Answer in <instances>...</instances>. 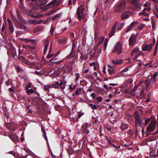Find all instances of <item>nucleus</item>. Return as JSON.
I'll list each match as a JSON object with an SVG mask.
<instances>
[{
	"label": "nucleus",
	"instance_id": "4be33fe9",
	"mask_svg": "<svg viewBox=\"0 0 158 158\" xmlns=\"http://www.w3.org/2000/svg\"><path fill=\"white\" fill-rule=\"evenodd\" d=\"M131 3L134 6L135 5H137L140 3L139 0H133Z\"/></svg>",
	"mask_w": 158,
	"mask_h": 158
},
{
	"label": "nucleus",
	"instance_id": "f03ea898",
	"mask_svg": "<svg viewBox=\"0 0 158 158\" xmlns=\"http://www.w3.org/2000/svg\"><path fill=\"white\" fill-rule=\"evenodd\" d=\"M84 8L83 5H81L78 7L77 8L76 15L79 20L80 21L84 17Z\"/></svg>",
	"mask_w": 158,
	"mask_h": 158
},
{
	"label": "nucleus",
	"instance_id": "0eeeda50",
	"mask_svg": "<svg viewBox=\"0 0 158 158\" xmlns=\"http://www.w3.org/2000/svg\"><path fill=\"white\" fill-rule=\"evenodd\" d=\"M122 46L121 44L118 42L116 45L114 49L112 51V52H117L118 54H120L122 52Z\"/></svg>",
	"mask_w": 158,
	"mask_h": 158
},
{
	"label": "nucleus",
	"instance_id": "3c124183",
	"mask_svg": "<svg viewBox=\"0 0 158 158\" xmlns=\"http://www.w3.org/2000/svg\"><path fill=\"white\" fill-rule=\"evenodd\" d=\"M89 106L91 107V108L94 109H96L97 108V107L95 105H93L92 104H89Z\"/></svg>",
	"mask_w": 158,
	"mask_h": 158
},
{
	"label": "nucleus",
	"instance_id": "f8f14e48",
	"mask_svg": "<svg viewBox=\"0 0 158 158\" xmlns=\"http://www.w3.org/2000/svg\"><path fill=\"white\" fill-rule=\"evenodd\" d=\"M7 21L9 25V29L11 32L13 33L14 30L12 22L9 19H7Z\"/></svg>",
	"mask_w": 158,
	"mask_h": 158
},
{
	"label": "nucleus",
	"instance_id": "e433bc0d",
	"mask_svg": "<svg viewBox=\"0 0 158 158\" xmlns=\"http://www.w3.org/2000/svg\"><path fill=\"white\" fill-rule=\"evenodd\" d=\"M27 22L31 24H35L37 23V21L34 19H29Z\"/></svg>",
	"mask_w": 158,
	"mask_h": 158
},
{
	"label": "nucleus",
	"instance_id": "f257e3e1",
	"mask_svg": "<svg viewBox=\"0 0 158 158\" xmlns=\"http://www.w3.org/2000/svg\"><path fill=\"white\" fill-rule=\"evenodd\" d=\"M127 2L123 0L119 3L114 6V13L120 12L124 10L126 8Z\"/></svg>",
	"mask_w": 158,
	"mask_h": 158
},
{
	"label": "nucleus",
	"instance_id": "2eb2a0df",
	"mask_svg": "<svg viewBox=\"0 0 158 158\" xmlns=\"http://www.w3.org/2000/svg\"><path fill=\"white\" fill-rule=\"evenodd\" d=\"M74 45L73 44V46L72 47V48L71 50V52H70L68 56L67 57H73L75 56V52H74V50L75 48H74Z\"/></svg>",
	"mask_w": 158,
	"mask_h": 158
},
{
	"label": "nucleus",
	"instance_id": "cd10ccee",
	"mask_svg": "<svg viewBox=\"0 0 158 158\" xmlns=\"http://www.w3.org/2000/svg\"><path fill=\"white\" fill-rule=\"evenodd\" d=\"M149 48V45L148 44H144L143 45L142 47V49L143 51H148V49Z\"/></svg>",
	"mask_w": 158,
	"mask_h": 158
},
{
	"label": "nucleus",
	"instance_id": "6e6552de",
	"mask_svg": "<svg viewBox=\"0 0 158 158\" xmlns=\"http://www.w3.org/2000/svg\"><path fill=\"white\" fill-rule=\"evenodd\" d=\"M61 0H53L51 2L49 3L47 5L50 7H56L59 5L61 2Z\"/></svg>",
	"mask_w": 158,
	"mask_h": 158
},
{
	"label": "nucleus",
	"instance_id": "9d476101",
	"mask_svg": "<svg viewBox=\"0 0 158 158\" xmlns=\"http://www.w3.org/2000/svg\"><path fill=\"white\" fill-rule=\"evenodd\" d=\"M18 27L24 30L25 31L27 32H30L31 31L30 29L27 27L26 25H25L21 23L20 22H18L17 23Z\"/></svg>",
	"mask_w": 158,
	"mask_h": 158
},
{
	"label": "nucleus",
	"instance_id": "680f3d73",
	"mask_svg": "<svg viewBox=\"0 0 158 158\" xmlns=\"http://www.w3.org/2000/svg\"><path fill=\"white\" fill-rule=\"evenodd\" d=\"M35 73H36V74L38 75H43V74L39 72H38L37 71H35Z\"/></svg>",
	"mask_w": 158,
	"mask_h": 158
},
{
	"label": "nucleus",
	"instance_id": "2f4dec72",
	"mask_svg": "<svg viewBox=\"0 0 158 158\" xmlns=\"http://www.w3.org/2000/svg\"><path fill=\"white\" fill-rule=\"evenodd\" d=\"M24 63L28 65H33L34 64L33 62H30L27 60H24Z\"/></svg>",
	"mask_w": 158,
	"mask_h": 158
},
{
	"label": "nucleus",
	"instance_id": "052dcab7",
	"mask_svg": "<svg viewBox=\"0 0 158 158\" xmlns=\"http://www.w3.org/2000/svg\"><path fill=\"white\" fill-rule=\"evenodd\" d=\"M96 99L98 100V102H101L102 100V98L101 97H99L97 98Z\"/></svg>",
	"mask_w": 158,
	"mask_h": 158
},
{
	"label": "nucleus",
	"instance_id": "37998d69",
	"mask_svg": "<svg viewBox=\"0 0 158 158\" xmlns=\"http://www.w3.org/2000/svg\"><path fill=\"white\" fill-rule=\"evenodd\" d=\"M42 131L44 132V134L45 139L46 140H47V137L46 135V133L45 131H44V129L43 128H42Z\"/></svg>",
	"mask_w": 158,
	"mask_h": 158
},
{
	"label": "nucleus",
	"instance_id": "5fc2aeb1",
	"mask_svg": "<svg viewBox=\"0 0 158 158\" xmlns=\"http://www.w3.org/2000/svg\"><path fill=\"white\" fill-rule=\"evenodd\" d=\"M54 30V27H52L50 30V33L51 34L53 35Z\"/></svg>",
	"mask_w": 158,
	"mask_h": 158
},
{
	"label": "nucleus",
	"instance_id": "338daca9",
	"mask_svg": "<svg viewBox=\"0 0 158 158\" xmlns=\"http://www.w3.org/2000/svg\"><path fill=\"white\" fill-rule=\"evenodd\" d=\"M143 15H144L147 17H149V15L147 13H145L144 12H143Z\"/></svg>",
	"mask_w": 158,
	"mask_h": 158
},
{
	"label": "nucleus",
	"instance_id": "6ab92c4d",
	"mask_svg": "<svg viewBox=\"0 0 158 158\" xmlns=\"http://www.w3.org/2000/svg\"><path fill=\"white\" fill-rule=\"evenodd\" d=\"M53 88L52 85H44L45 90L46 91H49L50 89Z\"/></svg>",
	"mask_w": 158,
	"mask_h": 158
},
{
	"label": "nucleus",
	"instance_id": "9b49d317",
	"mask_svg": "<svg viewBox=\"0 0 158 158\" xmlns=\"http://www.w3.org/2000/svg\"><path fill=\"white\" fill-rule=\"evenodd\" d=\"M136 36L135 35H131L129 40V45L130 46L134 45L136 40Z\"/></svg>",
	"mask_w": 158,
	"mask_h": 158
},
{
	"label": "nucleus",
	"instance_id": "f704fd0d",
	"mask_svg": "<svg viewBox=\"0 0 158 158\" xmlns=\"http://www.w3.org/2000/svg\"><path fill=\"white\" fill-rule=\"evenodd\" d=\"M76 87V85H75L73 86L72 85H69V89L71 90H75Z\"/></svg>",
	"mask_w": 158,
	"mask_h": 158
},
{
	"label": "nucleus",
	"instance_id": "4468645a",
	"mask_svg": "<svg viewBox=\"0 0 158 158\" xmlns=\"http://www.w3.org/2000/svg\"><path fill=\"white\" fill-rule=\"evenodd\" d=\"M49 44V41L48 40H46L44 43V54L46 53Z\"/></svg>",
	"mask_w": 158,
	"mask_h": 158
},
{
	"label": "nucleus",
	"instance_id": "4d7b16f0",
	"mask_svg": "<svg viewBox=\"0 0 158 158\" xmlns=\"http://www.w3.org/2000/svg\"><path fill=\"white\" fill-rule=\"evenodd\" d=\"M54 54H49L47 55V58H49V59L51 58L54 56Z\"/></svg>",
	"mask_w": 158,
	"mask_h": 158
},
{
	"label": "nucleus",
	"instance_id": "5701e85b",
	"mask_svg": "<svg viewBox=\"0 0 158 158\" xmlns=\"http://www.w3.org/2000/svg\"><path fill=\"white\" fill-rule=\"evenodd\" d=\"M144 89L143 88L140 91L139 97L140 98H143L145 95L144 93Z\"/></svg>",
	"mask_w": 158,
	"mask_h": 158
},
{
	"label": "nucleus",
	"instance_id": "774afa93",
	"mask_svg": "<svg viewBox=\"0 0 158 158\" xmlns=\"http://www.w3.org/2000/svg\"><path fill=\"white\" fill-rule=\"evenodd\" d=\"M89 69H87L83 71V72L85 73H86L89 71Z\"/></svg>",
	"mask_w": 158,
	"mask_h": 158
},
{
	"label": "nucleus",
	"instance_id": "c756f323",
	"mask_svg": "<svg viewBox=\"0 0 158 158\" xmlns=\"http://www.w3.org/2000/svg\"><path fill=\"white\" fill-rule=\"evenodd\" d=\"M139 51V49L136 48L134 49L131 52V55L132 56L134 54L137 53Z\"/></svg>",
	"mask_w": 158,
	"mask_h": 158
},
{
	"label": "nucleus",
	"instance_id": "a878e982",
	"mask_svg": "<svg viewBox=\"0 0 158 158\" xmlns=\"http://www.w3.org/2000/svg\"><path fill=\"white\" fill-rule=\"evenodd\" d=\"M26 92L28 95H30L32 94L35 92V91L31 89H28L26 90Z\"/></svg>",
	"mask_w": 158,
	"mask_h": 158
},
{
	"label": "nucleus",
	"instance_id": "e2e57ef3",
	"mask_svg": "<svg viewBox=\"0 0 158 158\" xmlns=\"http://www.w3.org/2000/svg\"><path fill=\"white\" fill-rule=\"evenodd\" d=\"M12 18V19L13 20V21H14L15 22L17 21V20L15 16L14 17H13Z\"/></svg>",
	"mask_w": 158,
	"mask_h": 158
},
{
	"label": "nucleus",
	"instance_id": "dca6fc26",
	"mask_svg": "<svg viewBox=\"0 0 158 158\" xmlns=\"http://www.w3.org/2000/svg\"><path fill=\"white\" fill-rule=\"evenodd\" d=\"M105 39V37L103 36H101L99 38V43L97 44L96 47L95 48L94 50L97 49L98 46L99 44L102 43L103 42V40Z\"/></svg>",
	"mask_w": 158,
	"mask_h": 158
},
{
	"label": "nucleus",
	"instance_id": "4c0bfd02",
	"mask_svg": "<svg viewBox=\"0 0 158 158\" xmlns=\"http://www.w3.org/2000/svg\"><path fill=\"white\" fill-rule=\"evenodd\" d=\"M41 30V28L40 27H36L34 29L33 31V32L34 33L40 31Z\"/></svg>",
	"mask_w": 158,
	"mask_h": 158
},
{
	"label": "nucleus",
	"instance_id": "1a4fd4ad",
	"mask_svg": "<svg viewBox=\"0 0 158 158\" xmlns=\"http://www.w3.org/2000/svg\"><path fill=\"white\" fill-rule=\"evenodd\" d=\"M118 23V22L117 21L115 22L112 27L109 35V37H111L114 35Z\"/></svg>",
	"mask_w": 158,
	"mask_h": 158
},
{
	"label": "nucleus",
	"instance_id": "20e7f679",
	"mask_svg": "<svg viewBox=\"0 0 158 158\" xmlns=\"http://www.w3.org/2000/svg\"><path fill=\"white\" fill-rule=\"evenodd\" d=\"M156 122L155 119H152L151 120V122L147 127V130L149 132H152L154 131L156 125Z\"/></svg>",
	"mask_w": 158,
	"mask_h": 158
},
{
	"label": "nucleus",
	"instance_id": "ddd939ff",
	"mask_svg": "<svg viewBox=\"0 0 158 158\" xmlns=\"http://www.w3.org/2000/svg\"><path fill=\"white\" fill-rule=\"evenodd\" d=\"M129 13L128 12H125L121 15V19H124L128 18L129 17Z\"/></svg>",
	"mask_w": 158,
	"mask_h": 158
},
{
	"label": "nucleus",
	"instance_id": "393cba45",
	"mask_svg": "<svg viewBox=\"0 0 158 158\" xmlns=\"http://www.w3.org/2000/svg\"><path fill=\"white\" fill-rule=\"evenodd\" d=\"M152 79L151 80H146L145 81L144 83L146 85V88H148V86L150 85L151 83Z\"/></svg>",
	"mask_w": 158,
	"mask_h": 158
},
{
	"label": "nucleus",
	"instance_id": "13d9d810",
	"mask_svg": "<svg viewBox=\"0 0 158 158\" xmlns=\"http://www.w3.org/2000/svg\"><path fill=\"white\" fill-rule=\"evenodd\" d=\"M16 69L17 72H20L22 71L21 69L18 66H17Z\"/></svg>",
	"mask_w": 158,
	"mask_h": 158
},
{
	"label": "nucleus",
	"instance_id": "473e14b6",
	"mask_svg": "<svg viewBox=\"0 0 158 158\" xmlns=\"http://www.w3.org/2000/svg\"><path fill=\"white\" fill-rule=\"evenodd\" d=\"M60 16V14H58L56 15L55 16L52 18V20H54L59 18Z\"/></svg>",
	"mask_w": 158,
	"mask_h": 158
},
{
	"label": "nucleus",
	"instance_id": "c85d7f7f",
	"mask_svg": "<svg viewBox=\"0 0 158 158\" xmlns=\"http://www.w3.org/2000/svg\"><path fill=\"white\" fill-rule=\"evenodd\" d=\"M16 11L17 14V16L18 19L23 17L18 10L16 9Z\"/></svg>",
	"mask_w": 158,
	"mask_h": 158
},
{
	"label": "nucleus",
	"instance_id": "79ce46f5",
	"mask_svg": "<svg viewBox=\"0 0 158 158\" xmlns=\"http://www.w3.org/2000/svg\"><path fill=\"white\" fill-rule=\"evenodd\" d=\"M138 24V23L137 22H134L131 23L130 25L131 27H133L135 25H136Z\"/></svg>",
	"mask_w": 158,
	"mask_h": 158
},
{
	"label": "nucleus",
	"instance_id": "a18cd8bd",
	"mask_svg": "<svg viewBox=\"0 0 158 158\" xmlns=\"http://www.w3.org/2000/svg\"><path fill=\"white\" fill-rule=\"evenodd\" d=\"M150 121V118L145 119V125L147 126Z\"/></svg>",
	"mask_w": 158,
	"mask_h": 158
},
{
	"label": "nucleus",
	"instance_id": "0e129e2a",
	"mask_svg": "<svg viewBox=\"0 0 158 158\" xmlns=\"http://www.w3.org/2000/svg\"><path fill=\"white\" fill-rule=\"evenodd\" d=\"M33 2V4H35L34 5V8L37 9V8H39V7L41 8L40 7H39V6H37V5L35 3H34Z\"/></svg>",
	"mask_w": 158,
	"mask_h": 158
},
{
	"label": "nucleus",
	"instance_id": "09e8293b",
	"mask_svg": "<svg viewBox=\"0 0 158 158\" xmlns=\"http://www.w3.org/2000/svg\"><path fill=\"white\" fill-rule=\"evenodd\" d=\"M31 83H29L25 87L26 90H27V89H29V88H30L31 87Z\"/></svg>",
	"mask_w": 158,
	"mask_h": 158
},
{
	"label": "nucleus",
	"instance_id": "39448f33",
	"mask_svg": "<svg viewBox=\"0 0 158 158\" xmlns=\"http://www.w3.org/2000/svg\"><path fill=\"white\" fill-rule=\"evenodd\" d=\"M30 2L32 1L37 5V6L40 7L41 8H43L47 3V0H26Z\"/></svg>",
	"mask_w": 158,
	"mask_h": 158
},
{
	"label": "nucleus",
	"instance_id": "bf43d9fd",
	"mask_svg": "<svg viewBox=\"0 0 158 158\" xmlns=\"http://www.w3.org/2000/svg\"><path fill=\"white\" fill-rule=\"evenodd\" d=\"M90 96L92 97V98L94 99L95 98L96 95L95 93H92L91 94Z\"/></svg>",
	"mask_w": 158,
	"mask_h": 158
},
{
	"label": "nucleus",
	"instance_id": "7ed1b4c3",
	"mask_svg": "<svg viewBox=\"0 0 158 158\" xmlns=\"http://www.w3.org/2000/svg\"><path fill=\"white\" fill-rule=\"evenodd\" d=\"M52 85L53 88L60 89L62 90L64 89L65 87V84L61 80L55 81Z\"/></svg>",
	"mask_w": 158,
	"mask_h": 158
},
{
	"label": "nucleus",
	"instance_id": "c03bdc74",
	"mask_svg": "<svg viewBox=\"0 0 158 158\" xmlns=\"http://www.w3.org/2000/svg\"><path fill=\"white\" fill-rule=\"evenodd\" d=\"M152 27L153 29H154L156 28V25L155 22L153 20L152 22Z\"/></svg>",
	"mask_w": 158,
	"mask_h": 158
},
{
	"label": "nucleus",
	"instance_id": "bb28decb",
	"mask_svg": "<svg viewBox=\"0 0 158 158\" xmlns=\"http://www.w3.org/2000/svg\"><path fill=\"white\" fill-rule=\"evenodd\" d=\"M56 60V58L55 57V56L53 58L51 59L49 61L50 62H52V63H56L57 64L60 63L61 62V61H55V60Z\"/></svg>",
	"mask_w": 158,
	"mask_h": 158
},
{
	"label": "nucleus",
	"instance_id": "c9c22d12",
	"mask_svg": "<svg viewBox=\"0 0 158 158\" xmlns=\"http://www.w3.org/2000/svg\"><path fill=\"white\" fill-rule=\"evenodd\" d=\"M124 25V23H120L118 26V31H119L120 30H121L122 28L123 27V25Z\"/></svg>",
	"mask_w": 158,
	"mask_h": 158
},
{
	"label": "nucleus",
	"instance_id": "69168bd1",
	"mask_svg": "<svg viewBox=\"0 0 158 158\" xmlns=\"http://www.w3.org/2000/svg\"><path fill=\"white\" fill-rule=\"evenodd\" d=\"M109 85H112L113 86H115L117 85L116 84H114V83H110L109 84Z\"/></svg>",
	"mask_w": 158,
	"mask_h": 158
},
{
	"label": "nucleus",
	"instance_id": "a211bd4d",
	"mask_svg": "<svg viewBox=\"0 0 158 158\" xmlns=\"http://www.w3.org/2000/svg\"><path fill=\"white\" fill-rule=\"evenodd\" d=\"M158 75V72H156L154 73V75L152 77V82L153 83H155L156 82V77Z\"/></svg>",
	"mask_w": 158,
	"mask_h": 158
},
{
	"label": "nucleus",
	"instance_id": "7c9ffc66",
	"mask_svg": "<svg viewBox=\"0 0 158 158\" xmlns=\"http://www.w3.org/2000/svg\"><path fill=\"white\" fill-rule=\"evenodd\" d=\"M19 20L21 22V23H24V24H27V21L24 19L23 17L20 18Z\"/></svg>",
	"mask_w": 158,
	"mask_h": 158
},
{
	"label": "nucleus",
	"instance_id": "423d86ee",
	"mask_svg": "<svg viewBox=\"0 0 158 158\" xmlns=\"http://www.w3.org/2000/svg\"><path fill=\"white\" fill-rule=\"evenodd\" d=\"M134 116L135 119V124L136 127L137 125H141L142 124V121L140 118L139 112L138 111H136L135 112Z\"/></svg>",
	"mask_w": 158,
	"mask_h": 158
},
{
	"label": "nucleus",
	"instance_id": "6e6d98bb",
	"mask_svg": "<svg viewBox=\"0 0 158 158\" xmlns=\"http://www.w3.org/2000/svg\"><path fill=\"white\" fill-rule=\"evenodd\" d=\"M153 44L151 43L149 45V48L148 49V51H150L152 49V46L153 45Z\"/></svg>",
	"mask_w": 158,
	"mask_h": 158
},
{
	"label": "nucleus",
	"instance_id": "8fccbe9b",
	"mask_svg": "<svg viewBox=\"0 0 158 158\" xmlns=\"http://www.w3.org/2000/svg\"><path fill=\"white\" fill-rule=\"evenodd\" d=\"M132 27L129 25L127 27V30H126V32L127 33L130 31L132 29Z\"/></svg>",
	"mask_w": 158,
	"mask_h": 158
},
{
	"label": "nucleus",
	"instance_id": "a19ab883",
	"mask_svg": "<svg viewBox=\"0 0 158 158\" xmlns=\"http://www.w3.org/2000/svg\"><path fill=\"white\" fill-rule=\"evenodd\" d=\"M144 26V24L139 25L138 26V28L139 30H141L142 29Z\"/></svg>",
	"mask_w": 158,
	"mask_h": 158
},
{
	"label": "nucleus",
	"instance_id": "aec40b11",
	"mask_svg": "<svg viewBox=\"0 0 158 158\" xmlns=\"http://www.w3.org/2000/svg\"><path fill=\"white\" fill-rule=\"evenodd\" d=\"M124 131L125 130L127 129L128 128V125L125 123H123L122 124L120 127Z\"/></svg>",
	"mask_w": 158,
	"mask_h": 158
},
{
	"label": "nucleus",
	"instance_id": "58836bf2",
	"mask_svg": "<svg viewBox=\"0 0 158 158\" xmlns=\"http://www.w3.org/2000/svg\"><path fill=\"white\" fill-rule=\"evenodd\" d=\"M81 88H79L78 89H77L75 91V94L79 95L80 94V92L81 91Z\"/></svg>",
	"mask_w": 158,
	"mask_h": 158
},
{
	"label": "nucleus",
	"instance_id": "b1692460",
	"mask_svg": "<svg viewBox=\"0 0 158 158\" xmlns=\"http://www.w3.org/2000/svg\"><path fill=\"white\" fill-rule=\"evenodd\" d=\"M142 4H143V3H142L141 4H140V3H139V5H137L135 6H135V9L136 10H137L138 11L140 10L141 9V6L142 5Z\"/></svg>",
	"mask_w": 158,
	"mask_h": 158
},
{
	"label": "nucleus",
	"instance_id": "ea45409f",
	"mask_svg": "<svg viewBox=\"0 0 158 158\" xmlns=\"http://www.w3.org/2000/svg\"><path fill=\"white\" fill-rule=\"evenodd\" d=\"M22 40L24 41L26 43H30L33 42L32 40L27 39H23Z\"/></svg>",
	"mask_w": 158,
	"mask_h": 158
},
{
	"label": "nucleus",
	"instance_id": "412c9836",
	"mask_svg": "<svg viewBox=\"0 0 158 158\" xmlns=\"http://www.w3.org/2000/svg\"><path fill=\"white\" fill-rule=\"evenodd\" d=\"M58 42L59 43L63 44L65 43L66 41V38H60L58 40Z\"/></svg>",
	"mask_w": 158,
	"mask_h": 158
},
{
	"label": "nucleus",
	"instance_id": "de8ad7c7",
	"mask_svg": "<svg viewBox=\"0 0 158 158\" xmlns=\"http://www.w3.org/2000/svg\"><path fill=\"white\" fill-rule=\"evenodd\" d=\"M151 10V8L149 7L147 8H145L144 10L142 11L143 12H144L145 10H147L149 12Z\"/></svg>",
	"mask_w": 158,
	"mask_h": 158
},
{
	"label": "nucleus",
	"instance_id": "72a5a7b5",
	"mask_svg": "<svg viewBox=\"0 0 158 158\" xmlns=\"http://www.w3.org/2000/svg\"><path fill=\"white\" fill-rule=\"evenodd\" d=\"M109 73L110 75H112L115 73V70L114 69H108Z\"/></svg>",
	"mask_w": 158,
	"mask_h": 158
},
{
	"label": "nucleus",
	"instance_id": "864d4df0",
	"mask_svg": "<svg viewBox=\"0 0 158 158\" xmlns=\"http://www.w3.org/2000/svg\"><path fill=\"white\" fill-rule=\"evenodd\" d=\"M19 60L23 61V62L24 63V60H26L24 58V57L23 56H21L19 57Z\"/></svg>",
	"mask_w": 158,
	"mask_h": 158
},
{
	"label": "nucleus",
	"instance_id": "49530a36",
	"mask_svg": "<svg viewBox=\"0 0 158 158\" xmlns=\"http://www.w3.org/2000/svg\"><path fill=\"white\" fill-rule=\"evenodd\" d=\"M152 156L155 158H156V157H158V148L157 150L156 154L152 155Z\"/></svg>",
	"mask_w": 158,
	"mask_h": 158
},
{
	"label": "nucleus",
	"instance_id": "f3484780",
	"mask_svg": "<svg viewBox=\"0 0 158 158\" xmlns=\"http://www.w3.org/2000/svg\"><path fill=\"white\" fill-rule=\"evenodd\" d=\"M123 61L122 60H112V62L114 64H119L122 63Z\"/></svg>",
	"mask_w": 158,
	"mask_h": 158
},
{
	"label": "nucleus",
	"instance_id": "603ef678",
	"mask_svg": "<svg viewBox=\"0 0 158 158\" xmlns=\"http://www.w3.org/2000/svg\"><path fill=\"white\" fill-rule=\"evenodd\" d=\"M128 69H129L128 68H126L121 71V73H123L127 71Z\"/></svg>",
	"mask_w": 158,
	"mask_h": 158
}]
</instances>
